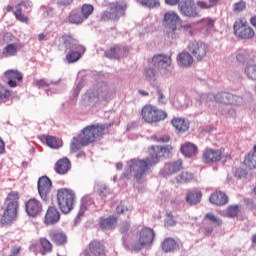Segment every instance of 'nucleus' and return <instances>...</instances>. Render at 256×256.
Instances as JSON below:
<instances>
[{
	"mask_svg": "<svg viewBox=\"0 0 256 256\" xmlns=\"http://www.w3.org/2000/svg\"><path fill=\"white\" fill-rule=\"evenodd\" d=\"M180 151L184 157H194V155H197V146L191 142H185Z\"/></svg>",
	"mask_w": 256,
	"mask_h": 256,
	"instance_id": "26",
	"label": "nucleus"
},
{
	"mask_svg": "<svg viewBox=\"0 0 256 256\" xmlns=\"http://www.w3.org/2000/svg\"><path fill=\"white\" fill-rule=\"evenodd\" d=\"M234 35L237 39H244L245 41L255 37V30L249 26L247 20L239 18L233 25Z\"/></svg>",
	"mask_w": 256,
	"mask_h": 256,
	"instance_id": "7",
	"label": "nucleus"
},
{
	"mask_svg": "<svg viewBox=\"0 0 256 256\" xmlns=\"http://www.w3.org/2000/svg\"><path fill=\"white\" fill-rule=\"evenodd\" d=\"M214 100L216 103H221L222 105H234L235 107H239V105H243V97L238 95H233L228 92H219L214 96Z\"/></svg>",
	"mask_w": 256,
	"mask_h": 256,
	"instance_id": "12",
	"label": "nucleus"
},
{
	"mask_svg": "<svg viewBox=\"0 0 256 256\" xmlns=\"http://www.w3.org/2000/svg\"><path fill=\"white\" fill-rule=\"evenodd\" d=\"M73 3V0H60L57 2L58 7H69Z\"/></svg>",
	"mask_w": 256,
	"mask_h": 256,
	"instance_id": "58",
	"label": "nucleus"
},
{
	"mask_svg": "<svg viewBox=\"0 0 256 256\" xmlns=\"http://www.w3.org/2000/svg\"><path fill=\"white\" fill-rule=\"evenodd\" d=\"M239 205H230L226 209L228 217H237L239 215Z\"/></svg>",
	"mask_w": 256,
	"mask_h": 256,
	"instance_id": "46",
	"label": "nucleus"
},
{
	"mask_svg": "<svg viewBox=\"0 0 256 256\" xmlns=\"http://www.w3.org/2000/svg\"><path fill=\"white\" fill-rule=\"evenodd\" d=\"M5 78L7 79V85L9 87H17V81H23V74L18 70L10 69L4 73Z\"/></svg>",
	"mask_w": 256,
	"mask_h": 256,
	"instance_id": "19",
	"label": "nucleus"
},
{
	"mask_svg": "<svg viewBox=\"0 0 256 256\" xmlns=\"http://www.w3.org/2000/svg\"><path fill=\"white\" fill-rule=\"evenodd\" d=\"M209 201L212 205L216 207H223L229 203V196L223 191H215L210 195Z\"/></svg>",
	"mask_w": 256,
	"mask_h": 256,
	"instance_id": "18",
	"label": "nucleus"
},
{
	"mask_svg": "<svg viewBox=\"0 0 256 256\" xmlns=\"http://www.w3.org/2000/svg\"><path fill=\"white\" fill-rule=\"evenodd\" d=\"M189 181H193V173L182 172L180 174V183H189Z\"/></svg>",
	"mask_w": 256,
	"mask_h": 256,
	"instance_id": "50",
	"label": "nucleus"
},
{
	"mask_svg": "<svg viewBox=\"0 0 256 256\" xmlns=\"http://www.w3.org/2000/svg\"><path fill=\"white\" fill-rule=\"evenodd\" d=\"M151 139L157 143H169L171 141V137H169V135H163L159 138L157 136H152Z\"/></svg>",
	"mask_w": 256,
	"mask_h": 256,
	"instance_id": "52",
	"label": "nucleus"
},
{
	"mask_svg": "<svg viewBox=\"0 0 256 256\" xmlns=\"http://www.w3.org/2000/svg\"><path fill=\"white\" fill-rule=\"evenodd\" d=\"M58 175H67L71 171V160L69 158L59 159L54 166Z\"/></svg>",
	"mask_w": 256,
	"mask_h": 256,
	"instance_id": "20",
	"label": "nucleus"
},
{
	"mask_svg": "<svg viewBox=\"0 0 256 256\" xmlns=\"http://www.w3.org/2000/svg\"><path fill=\"white\" fill-rule=\"evenodd\" d=\"M220 2H221V0H208L210 9H212V7H217V5H219Z\"/></svg>",
	"mask_w": 256,
	"mask_h": 256,
	"instance_id": "62",
	"label": "nucleus"
},
{
	"mask_svg": "<svg viewBox=\"0 0 256 256\" xmlns=\"http://www.w3.org/2000/svg\"><path fill=\"white\" fill-rule=\"evenodd\" d=\"M234 176L236 179H243V177H247V171L243 168H238L236 169Z\"/></svg>",
	"mask_w": 256,
	"mask_h": 256,
	"instance_id": "53",
	"label": "nucleus"
},
{
	"mask_svg": "<svg viewBox=\"0 0 256 256\" xmlns=\"http://www.w3.org/2000/svg\"><path fill=\"white\" fill-rule=\"evenodd\" d=\"M127 4L125 2H113L110 4L109 10H105L101 14V21H117L125 15Z\"/></svg>",
	"mask_w": 256,
	"mask_h": 256,
	"instance_id": "6",
	"label": "nucleus"
},
{
	"mask_svg": "<svg viewBox=\"0 0 256 256\" xmlns=\"http://www.w3.org/2000/svg\"><path fill=\"white\" fill-rule=\"evenodd\" d=\"M155 232L151 228H143L139 233L138 242L134 245L135 251H141L143 247H149L153 244Z\"/></svg>",
	"mask_w": 256,
	"mask_h": 256,
	"instance_id": "13",
	"label": "nucleus"
},
{
	"mask_svg": "<svg viewBox=\"0 0 256 256\" xmlns=\"http://www.w3.org/2000/svg\"><path fill=\"white\" fill-rule=\"evenodd\" d=\"M45 142L46 145H48V147H50L51 149H59V147H61L59 139H57V137L55 136L47 135L45 137Z\"/></svg>",
	"mask_w": 256,
	"mask_h": 256,
	"instance_id": "38",
	"label": "nucleus"
},
{
	"mask_svg": "<svg viewBox=\"0 0 256 256\" xmlns=\"http://www.w3.org/2000/svg\"><path fill=\"white\" fill-rule=\"evenodd\" d=\"M223 157V150L208 148L203 152L202 161L207 165H213V163H219Z\"/></svg>",
	"mask_w": 256,
	"mask_h": 256,
	"instance_id": "16",
	"label": "nucleus"
},
{
	"mask_svg": "<svg viewBox=\"0 0 256 256\" xmlns=\"http://www.w3.org/2000/svg\"><path fill=\"white\" fill-rule=\"evenodd\" d=\"M152 65L157 69H161L165 76L171 75V71H173V60L171 56L166 54H155L152 57Z\"/></svg>",
	"mask_w": 256,
	"mask_h": 256,
	"instance_id": "8",
	"label": "nucleus"
},
{
	"mask_svg": "<svg viewBox=\"0 0 256 256\" xmlns=\"http://www.w3.org/2000/svg\"><path fill=\"white\" fill-rule=\"evenodd\" d=\"M107 131H109V125L107 124L88 125L83 128L80 136L84 139V143H86V145H90V143H95V141L102 139L103 135H105Z\"/></svg>",
	"mask_w": 256,
	"mask_h": 256,
	"instance_id": "3",
	"label": "nucleus"
},
{
	"mask_svg": "<svg viewBox=\"0 0 256 256\" xmlns=\"http://www.w3.org/2000/svg\"><path fill=\"white\" fill-rule=\"evenodd\" d=\"M84 256H107L105 242L99 239L92 240L84 250Z\"/></svg>",
	"mask_w": 256,
	"mask_h": 256,
	"instance_id": "14",
	"label": "nucleus"
},
{
	"mask_svg": "<svg viewBox=\"0 0 256 256\" xmlns=\"http://www.w3.org/2000/svg\"><path fill=\"white\" fill-rule=\"evenodd\" d=\"M34 85L36 87H49V84H47V81H45V79L35 80Z\"/></svg>",
	"mask_w": 256,
	"mask_h": 256,
	"instance_id": "57",
	"label": "nucleus"
},
{
	"mask_svg": "<svg viewBox=\"0 0 256 256\" xmlns=\"http://www.w3.org/2000/svg\"><path fill=\"white\" fill-rule=\"evenodd\" d=\"M115 225H117V217L109 216L108 218L100 219V229H102V231L114 229Z\"/></svg>",
	"mask_w": 256,
	"mask_h": 256,
	"instance_id": "27",
	"label": "nucleus"
},
{
	"mask_svg": "<svg viewBox=\"0 0 256 256\" xmlns=\"http://www.w3.org/2000/svg\"><path fill=\"white\" fill-rule=\"evenodd\" d=\"M202 197L203 192H201V190H188L186 193V202L189 205H197V203H201Z\"/></svg>",
	"mask_w": 256,
	"mask_h": 256,
	"instance_id": "23",
	"label": "nucleus"
},
{
	"mask_svg": "<svg viewBox=\"0 0 256 256\" xmlns=\"http://www.w3.org/2000/svg\"><path fill=\"white\" fill-rule=\"evenodd\" d=\"M244 165L248 167V169H256V145L253 147V152L245 157Z\"/></svg>",
	"mask_w": 256,
	"mask_h": 256,
	"instance_id": "31",
	"label": "nucleus"
},
{
	"mask_svg": "<svg viewBox=\"0 0 256 256\" xmlns=\"http://www.w3.org/2000/svg\"><path fill=\"white\" fill-rule=\"evenodd\" d=\"M49 238L51 239L52 243L54 245H57L58 247H63L64 245H67V234L61 231H51L49 232Z\"/></svg>",
	"mask_w": 256,
	"mask_h": 256,
	"instance_id": "22",
	"label": "nucleus"
},
{
	"mask_svg": "<svg viewBox=\"0 0 256 256\" xmlns=\"http://www.w3.org/2000/svg\"><path fill=\"white\" fill-rule=\"evenodd\" d=\"M245 74L247 75L248 79L256 81V64H248L245 67Z\"/></svg>",
	"mask_w": 256,
	"mask_h": 256,
	"instance_id": "42",
	"label": "nucleus"
},
{
	"mask_svg": "<svg viewBox=\"0 0 256 256\" xmlns=\"http://www.w3.org/2000/svg\"><path fill=\"white\" fill-rule=\"evenodd\" d=\"M173 153V146L171 145H156L149 148V157L144 159H134L124 171V177L129 179L133 175L136 181H141L147 177V173L151 167H155L161 159L169 157Z\"/></svg>",
	"mask_w": 256,
	"mask_h": 256,
	"instance_id": "1",
	"label": "nucleus"
},
{
	"mask_svg": "<svg viewBox=\"0 0 256 256\" xmlns=\"http://www.w3.org/2000/svg\"><path fill=\"white\" fill-rule=\"evenodd\" d=\"M17 45L15 44H8L2 50L3 57H15L17 55Z\"/></svg>",
	"mask_w": 256,
	"mask_h": 256,
	"instance_id": "36",
	"label": "nucleus"
},
{
	"mask_svg": "<svg viewBox=\"0 0 256 256\" xmlns=\"http://www.w3.org/2000/svg\"><path fill=\"white\" fill-rule=\"evenodd\" d=\"M85 211H87V207H85V204H82L80 211L78 212L77 219H81V217L85 215Z\"/></svg>",
	"mask_w": 256,
	"mask_h": 256,
	"instance_id": "59",
	"label": "nucleus"
},
{
	"mask_svg": "<svg viewBox=\"0 0 256 256\" xmlns=\"http://www.w3.org/2000/svg\"><path fill=\"white\" fill-rule=\"evenodd\" d=\"M3 153H5V141L0 137V155H3Z\"/></svg>",
	"mask_w": 256,
	"mask_h": 256,
	"instance_id": "61",
	"label": "nucleus"
},
{
	"mask_svg": "<svg viewBox=\"0 0 256 256\" xmlns=\"http://www.w3.org/2000/svg\"><path fill=\"white\" fill-rule=\"evenodd\" d=\"M138 3L142 5V7H148L149 9H153V7H159V2L157 0H138Z\"/></svg>",
	"mask_w": 256,
	"mask_h": 256,
	"instance_id": "45",
	"label": "nucleus"
},
{
	"mask_svg": "<svg viewBox=\"0 0 256 256\" xmlns=\"http://www.w3.org/2000/svg\"><path fill=\"white\" fill-rule=\"evenodd\" d=\"M116 211L119 214H123V213H127V211H131V209L123 204H120L119 206H117Z\"/></svg>",
	"mask_w": 256,
	"mask_h": 256,
	"instance_id": "56",
	"label": "nucleus"
},
{
	"mask_svg": "<svg viewBox=\"0 0 256 256\" xmlns=\"http://www.w3.org/2000/svg\"><path fill=\"white\" fill-rule=\"evenodd\" d=\"M121 51V48H119V45H115L111 47L109 50L105 52L106 57L109 59H119V53Z\"/></svg>",
	"mask_w": 256,
	"mask_h": 256,
	"instance_id": "40",
	"label": "nucleus"
},
{
	"mask_svg": "<svg viewBox=\"0 0 256 256\" xmlns=\"http://www.w3.org/2000/svg\"><path fill=\"white\" fill-rule=\"evenodd\" d=\"M245 9H247V4L243 0L233 4L234 13H241L242 11H245Z\"/></svg>",
	"mask_w": 256,
	"mask_h": 256,
	"instance_id": "47",
	"label": "nucleus"
},
{
	"mask_svg": "<svg viewBox=\"0 0 256 256\" xmlns=\"http://www.w3.org/2000/svg\"><path fill=\"white\" fill-rule=\"evenodd\" d=\"M25 211L29 217H37L43 211V204L37 198H30L25 203Z\"/></svg>",
	"mask_w": 256,
	"mask_h": 256,
	"instance_id": "17",
	"label": "nucleus"
},
{
	"mask_svg": "<svg viewBox=\"0 0 256 256\" xmlns=\"http://www.w3.org/2000/svg\"><path fill=\"white\" fill-rule=\"evenodd\" d=\"M19 199H21V195L18 191H11L8 193L5 199L6 208L4 209V213L0 220L2 225H11L14 221H17Z\"/></svg>",
	"mask_w": 256,
	"mask_h": 256,
	"instance_id": "2",
	"label": "nucleus"
},
{
	"mask_svg": "<svg viewBox=\"0 0 256 256\" xmlns=\"http://www.w3.org/2000/svg\"><path fill=\"white\" fill-rule=\"evenodd\" d=\"M181 0H165L166 5H179Z\"/></svg>",
	"mask_w": 256,
	"mask_h": 256,
	"instance_id": "63",
	"label": "nucleus"
},
{
	"mask_svg": "<svg viewBox=\"0 0 256 256\" xmlns=\"http://www.w3.org/2000/svg\"><path fill=\"white\" fill-rule=\"evenodd\" d=\"M38 193L43 201H47L53 189V182L47 176H42L38 179Z\"/></svg>",
	"mask_w": 256,
	"mask_h": 256,
	"instance_id": "15",
	"label": "nucleus"
},
{
	"mask_svg": "<svg viewBox=\"0 0 256 256\" xmlns=\"http://www.w3.org/2000/svg\"><path fill=\"white\" fill-rule=\"evenodd\" d=\"M215 21L216 20L213 18L206 17L199 20L198 23H202L205 27H208V29H213V27H215Z\"/></svg>",
	"mask_w": 256,
	"mask_h": 256,
	"instance_id": "48",
	"label": "nucleus"
},
{
	"mask_svg": "<svg viewBox=\"0 0 256 256\" xmlns=\"http://www.w3.org/2000/svg\"><path fill=\"white\" fill-rule=\"evenodd\" d=\"M165 225L167 227H174V225H177V222L175 221V218L173 217V213H171V212L167 213V218L165 219Z\"/></svg>",
	"mask_w": 256,
	"mask_h": 256,
	"instance_id": "51",
	"label": "nucleus"
},
{
	"mask_svg": "<svg viewBox=\"0 0 256 256\" xmlns=\"http://www.w3.org/2000/svg\"><path fill=\"white\" fill-rule=\"evenodd\" d=\"M81 59V54L79 51L70 50L66 55V60L69 63H77Z\"/></svg>",
	"mask_w": 256,
	"mask_h": 256,
	"instance_id": "43",
	"label": "nucleus"
},
{
	"mask_svg": "<svg viewBox=\"0 0 256 256\" xmlns=\"http://www.w3.org/2000/svg\"><path fill=\"white\" fill-rule=\"evenodd\" d=\"M205 219H207V221H210V223H212V225H215V227H220V225H223V220H221L213 213H207L205 215Z\"/></svg>",
	"mask_w": 256,
	"mask_h": 256,
	"instance_id": "44",
	"label": "nucleus"
},
{
	"mask_svg": "<svg viewBox=\"0 0 256 256\" xmlns=\"http://www.w3.org/2000/svg\"><path fill=\"white\" fill-rule=\"evenodd\" d=\"M95 11V7H93V5L91 4H83L81 6V14L85 19H89V17H91V15H93V12Z\"/></svg>",
	"mask_w": 256,
	"mask_h": 256,
	"instance_id": "39",
	"label": "nucleus"
},
{
	"mask_svg": "<svg viewBox=\"0 0 256 256\" xmlns=\"http://www.w3.org/2000/svg\"><path fill=\"white\" fill-rule=\"evenodd\" d=\"M177 249V242L173 238H166L162 242V251L164 253H171V251H175Z\"/></svg>",
	"mask_w": 256,
	"mask_h": 256,
	"instance_id": "32",
	"label": "nucleus"
},
{
	"mask_svg": "<svg viewBox=\"0 0 256 256\" xmlns=\"http://www.w3.org/2000/svg\"><path fill=\"white\" fill-rule=\"evenodd\" d=\"M196 5H197V7H199V9H211L209 2H206L203 0L197 1Z\"/></svg>",
	"mask_w": 256,
	"mask_h": 256,
	"instance_id": "55",
	"label": "nucleus"
},
{
	"mask_svg": "<svg viewBox=\"0 0 256 256\" xmlns=\"http://www.w3.org/2000/svg\"><path fill=\"white\" fill-rule=\"evenodd\" d=\"M13 95V92L7 87L3 86V84H0V101H3V103H7L9 99H11V96Z\"/></svg>",
	"mask_w": 256,
	"mask_h": 256,
	"instance_id": "37",
	"label": "nucleus"
},
{
	"mask_svg": "<svg viewBox=\"0 0 256 256\" xmlns=\"http://www.w3.org/2000/svg\"><path fill=\"white\" fill-rule=\"evenodd\" d=\"M62 43L67 49H73V46L77 43V39L73 35L64 34L61 36Z\"/></svg>",
	"mask_w": 256,
	"mask_h": 256,
	"instance_id": "35",
	"label": "nucleus"
},
{
	"mask_svg": "<svg viewBox=\"0 0 256 256\" xmlns=\"http://www.w3.org/2000/svg\"><path fill=\"white\" fill-rule=\"evenodd\" d=\"M68 21L72 25H81L83 21H85V18L83 17V14L73 10L68 16Z\"/></svg>",
	"mask_w": 256,
	"mask_h": 256,
	"instance_id": "33",
	"label": "nucleus"
},
{
	"mask_svg": "<svg viewBox=\"0 0 256 256\" xmlns=\"http://www.w3.org/2000/svg\"><path fill=\"white\" fill-rule=\"evenodd\" d=\"M171 123L178 133H185L189 131V120L176 117L172 119Z\"/></svg>",
	"mask_w": 256,
	"mask_h": 256,
	"instance_id": "24",
	"label": "nucleus"
},
{
	"mask_svg": "<svg viewBox=\"0 0 256 256\" xmlns=\"http://www.w3.org/2000/svg\"><path fill=\"white\" fill-rule=\"evenodd\" d=\"M61 219V214L55 207H49L46 211L44 222L45 225H55Z\"/></svg>",
	"mask_w": 256,
	"mask_h": 256,
	"instance_id": "21",
	"label": "nucleus"
},
{
	"mask_svg": "<svg viewBox=\"0 0 256 256\" xmlns=\"http://www.w3.org/2000/svg\"><path fill=\"white\" fill-rule=\"evenodd\" d=\"M177 61L180 63V65H183V67H191V65H193L194 59L190 52L183 51L178 54Z\"/></svg>",
	"mask_w": 256,
	"mask_h": 256,
	"instance_id": "25",
	"label": "nucleus"
},
{
	"mask_svg": "<svg viewBox=\"0 0 256 256\" xmlns=\"http://www.w3.org/2000/svg\"><path fill=\"white\" fill-rule=\"evenodd\" d=\"M250 23L252 25V27L256 28V16H252L250 19Z\"/></svg>",
	"mask_w": 256,
	"mask_h": 256,
	"instance_id": "64",
	"label": "nucleus"
},
{
	"mask_svg": "<svg viewBox=\"0 0 256 256\" xmlns=\"http://www.w3.org/2000/svg\"><path fill=\"white\" fill-rule=\"evenodd\" d=\"M57 203L60 211L67 215L75 207V192L69 188H60L57 190Z\"/></svg>",
	"mask_w": 256,
	"mask_h": 256,
	"instance_id": "4",
	"label": "nucleus"
},
{
	"mask_svg": "<svg viewBox=\"0 0 256 256\" xmlns=\"http://www.w3.org/2000/svg\"><path fill=\"white\" fill-rule=\"evenodd\" d=\"M22 5H25V2L16 5V10L14 11L15 18L17 21H20V23H29V17L23 14V9L21 8Z\"/></svg>",
	"mask_w": 256,
	"mask_h": 256,
	"instance_id": "34",
	"label": "nucleus"
},
{
	"mask_svg": "<svg viewBox=\"0 0 256 256\" xmlns=\"http://www.w3.org/2000/svg\"><path fill=\"white\" fill-rule=\"evenodd\" d=\"M141 117L144 123L153 125V123H161L167 119L165 110L157 108V106L146 104L142 107Z\"/></svg>",
	"mask_w": 256,
	"mask_h": 256,
	"instance_id": "5",
	"label": "nucleus"
},
{
	"mask_svg": "<svg viewBox=\"0 0 256 256\" xmlns=\"http://www.w3.org/2000/svg\"><path fill=\"white\" fill-rule=\"evenodd\" d=\"M21 246L19 245H14L12 246L11 250H10V256H19L21 255Z\"/></svg>",
	"mask_w": 256,
	"mask_h": 256,
	"instance_id": "54",
	"label": "nucleus"
},
{
	"mask_svg": "<svg viewBox=\"0 0 256 256\" xmlns=\"http://www.w3.org/2000/svg\"><path fill=\"white\" fill-rule=\"evenodd\" d=\"M146 81H155L157 79V70L153 67H148L144 70Z\"/></svg>",
	"mask_w": 256,
	"mask_h": 256,
	"instance_id": "41",
	"label": "nucleus"
},
{
	"mask_svg": "<svg viewBox=\"0 0 256 256\" xmlns=\"http://www.w3.org/2000/svg\"><path fill=\"white\" fill-rule=\"evenodd\" d=\"M181 23V17L175 11H168L164 14L162 19V27H164L167 33H175L177 31V25Z\"/></svg>",
	"mask_w": 256,
	"mask_h": 256,
	"instance_id": "10",
	"label": "nucleus"
},
{
	"mask_svg": "<svg viewBox=\"0 0 256 256\" xmlns=\"http://www.w3.org/2000/svg\"><path fill=\"white\" fill-rule=\"evenodd\" d=\"M129 227H131V224H129V222H124V223L121 225V231H122V233H125V232L129 231Z\"/></svg>",
	"mask_w": 256,
	"mask_h": 256,
	"instance_id": "60",
	"label": "nucleus"
},
{
	"mask_svg": "<svg viewBox=\"0 0 256 256\" xmlns=\"http://www.w3.org/2000/svg\"><path fill=\"white\" fill-rule=\"evenodd\" d=\"M39 243L41 246L40 253L42 255H47L48 253H53V243L49 241L46 237H40Z\"/></svg>",
	"mask_w": 256,
	"mask_h": 256,
	"instance_id": "28",
	"label": "nucleus"
},
{
	"mask_svg": "<svg viewBox=\"0 0 256 256\" xmlns=\"http://www.w3.org/2000/svg\"><path fill=\"white\" fill-rule=\"evenodd\" d=\"M187 50L196 61H203L209 53V45L203 41L194 40L188 44Z\"/></svg>",
	"mask_w": 256,
	"mask_h": 256,
	"instance_id": "9",
	"label": "nucleus"
},
{
	"mask_svg": "<svg viewBox=\"0 0 256 256\" xmlns=\"http://www.w3.org/2000/svg\"><path fill=\"white\" fill-rule=\"evenodd\" d=\"M181 169H183V160H176L166 165L168 175H173V173H179Z\"/></svg>",
	"mask_w": 256,
	"mask_h": 256,
	"instance_id": "30",
	"label": "nucleus"
},
{
	"mask_svg": "<svg viewBox=\"0 0 256 256\" xmlns=\"http://www.w3.org/2000/svg\"><path fill=\"white\" fill-rule=\"evenodd\" d=\"M247 59H249V52H247V50H243L236 55V61H238V63H245Z\"/></svg>",
	"mask_w": 256,
	"mask_h": 256,
	"instance_id": "49",
	"label": "nucleus"
},
{
	"mask_svg": "<svg viewBox=\"0 0 256 256\" xmlns=\"http://www.w3.org/2000/svg\"><path fill=\"white\" fill-rule=\"evenodd\" d=\"M178 9L183 17H189L195 19L201 17V13L195 6V0H182L178 4Z\"/></svg>",
	"mask_w": 256,
	"mask_h": 256,
	"instance_id": "11",
	"label": "nucleus"
},
{
	"mask_svg": "<svg viewBox=\"0 0 256 256\" xmlns=\"http://www.w3.org/2000/svg\"><path fill=\"white\" fill-rule=\"evenodd\" d=\"M88 144L84 142V139L79 135L78 137H73L71 144H70V150L72 153H77V151H80L81 148L87 146Z\"/></svg>",
	"mask_w": 256,
	"mask_h": 256,
	"instance_id": "29",
	"label": "nucleus"
}]
</instances>
